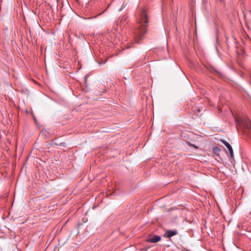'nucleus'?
Segmentation results:
<instances>
[{
	"mask_svg": "<svg viewBox=\"0 0 251 251\" xmlns=\"http://www.w3.org/2000/svg\"><path fill=\"white\" fill-rule=\"evenodd\" d=\"M250 12H251V10L250 11Z\"/></svg>",
	"mask_w": 251,
	"mask_h": 251,
	"instance_id": "nucleus-7",
	"label": "nucleus"
},
{
	"mask_svg": "<svg viewBox=\"0 0 251 251\" xmlns=\"http://www.w3.org/2000/svg\"><path fill=\"white\" fill-rule=\"evenodd\" d=\"M161 240V237L158 235H154L148 238L147 241L150 243H157Z\"/></svg>",
	"mask_w": 251,
	"mask_h": 251,
	"instance_id": "nucleus-5",
	"label": "nucleus"
},
{
	"mask_svg": "<svg viewBox=\"0 0 251 251\" xmlns=\"http://www.w3.org/2000/svg\"><path fill=\"white\" fill-rule=\"evenodd\" d=\"M236 127L239 126L242 130H247L249 133H251V123L248 118L245 116H238L235 118Z\"/></svg>",
	"mask_w": 251,
	"mask_h": 251,
	"instance_id": "nucleus-2",
	"label": "nucleus"
},
{
	"mask_svg": "<svg viewBox=\"0 0 251 251\" xmlns=\"http://www.w3.org/2000/svg\"><path fill=\"white\" fill-rule=\"evenodd\" d=\"M220 150L219 149V148L216 147V148H215L214 149V151H220Z\"/></svg>",
	"mask_w": 251,
	"mask_h": 251,
	"instance_id": "nucleus-6",
	"label": "nucleus"
},
{
	"mask_svg": "<svg viewBox=\"0 0 251 251\" xmlns=\"http://www.w3.org/2000/svg\"><path fill=\"white\" fill-rule=\"evenodd\" d=\"M220 141L221 142H222L224 145H225L226 146V147L227 148V149H228V150L229 151L230 157L231 158H233L234 157L233 151L232 148L231 146V145L227 142H226V141H225L223 139H221Z\"/></svg>",
	"mask_w": 251,
	"mask_h": 251,
	"instance_id": "nucleus-3",
	"label": "nucleus"
},
{
	"mask_svg": "<svg viewBox=\"0 0 251 251\" xmlns=\"http://www.w3.org/2000/svg\"><path fill=\"white\" fill-rule=\"evenodd\" d=\"M178 232L176 230H167L164 234V236L166 238H171V237L176 235Z\"/></svg>",
	"mask_w": 251,
	"mask_h": 251,
	"instance_id": "nucleus-4",
	"label": "nucleus"
},
{
	"mask_svg": "<svg viewBox=\"0 0 251 251\" xmlns=\"http://www.w3.org/2000/svg\"><path fill=\"white\" fill-rule=\"evenodd\" d=\"M148 18L145 10L142 9L137 15L136 25L134 29L136 42L138 43L141 36L146 32Z\"/></svg>",
	"mask_w": 251,
	"mask_h": 251,
	"instance_id": "nucleus-1",
	"label": "nucleus"
}]
</instances>
